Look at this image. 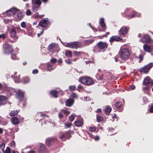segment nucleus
I'll return each mask as SVG.
<instances>
[{"instance_id":"f257e3e1","label":"nucleus","mask_w":153,"mask_h":153,"mask_svg":"<svg viewBox=\"0 0 153 153\" xmlns=\"http://www.w3.org/2000/svg\"><path fill=\"white\" fill-rule=\"evenodd\" d=\"M108 44L106 42L100 41L97 43L94 48L93 51L94 52H99L102 50H106L108 48Z\"/></svg>"},{"instance_id":"f03ea898","label":"nucleus","mask_w":153,"mask_h":153,"mask_svg":"<svg viewBox=\"0 0 153 153\" xmlns=\"http://www.w3.org/2000/svg\"><path fill=\"white\" fill-rule=\"evenodd\" d=\"M119 54L121 59L123 61L127 60L130 55L129 50L127 48H121Z\"/></svg>"},{"instance_id":"7ed1b4c3","label":"nucleus","mask_w":153,"mask_h":153,"mask_svg":"<svg viewBox=\"0 0 153 153\" xmlns=\"http://www.w3.org/2000/svg\"><path fill=\"white\" fill-rule=\"evenodd\" d=\"M79 81L82 84L87 86L93 85L95 83V80L90 77H81L79 79Z\"/></svg>"},{"instance_id":"20e7f679","label":"nucleus","mask_w":153,"mask_h":153,"mask_svg":"<svg viewBox=\"0 0 153 153\" xmlns=\"http://www.w3.org/2000/svg\"><path fill=\"white\" fill-rule=\"evenodd\" d=\"M72 132L73 133L74 131L69 130L67 132L61 133L59 135V138H60L62 141H65L67 139H70L71 137V133H72Z\"/></svg>"},{"instance_id":"39448f33","label":"nucleus","mask_w":153,"mask_h":153,"mask_svg":"<svg viewBox=\"0 0 153 153\" xmlns=\"http://www.w3.org/2000/svg\"><path fill=\"white\" fill-rule=\"evenodd\" d=\"M21 30V28L19 27H13L10 29V37L16 40L19 37L18 36L16 35V32H19Z\"/></svg>"},{"instance_id":"423d86ee","label":"nucleus","mask_w":153,"mask_h":153,"mask_svg":"<svg viewBox=\"0 0 153 153\" xmlns=\"http://www.w3.org/2000/svg\"><path fill=\"white\" fill-rule=\"evenodd\" d=\"M63 45L67 47L76 49L78 48H80L82 46L81 43L77 42H73L67 43H64Z\"/></svg>"},{"instance_id":"0eeeda50","label":"nucleus","mask_w":153,"mask_h":153,"mask_svg":"<svg viewBox=\"0 0 153 153\" xmlns=\"http://www.w3.org/2000/svg\"><path fill=\"white\" fill-rule=\"evenodd\" d=\"M139 41L143 43L152 44L153 43V40L147 34L144 35L140 39Z\"/></svg>"},{"instance_id":"6e6552de","label":"nucleus","mask_w":153,"mask_h":153,"mask_svg":"<svg viewBox=\"0 0 153 153\" xmlns=\"http://www.w3.org/2000/svg\"><path fill=\"white\" fill-rule=\"evenodd\" d=\"M153 66V62H151L139 69L138 71L141 74H147Z\"/></svg>"},{"instance_id":"1a4fd4ad","label":"nucleus","mask_w":153,"mask_h":153,"mask_svg":"<svg viewBox=\"0 0 153 153\" xmlns=\"http://www.w3.org/2000/svg\"><path fill=\"white\" fill-rule=\"evenodd\" d=\"M3 46L4 47V53L6 54L11 53L13 51L12 45L7 43V42H5Z\"/></svg>"},{"instance_id":"9d476101","label":"nucleus","mask_w":153,"mask_h":153,"mask_svg":"<svg viewBox=\"0 0 153 153\" xmlns=\"http://www.w3.org/2000/svg\"><path fill=\"white\" fill-rule=\"evenodd\" d=\"M47 49L49 52L52 53H58L59 52L57 46H56L55 44L53 43H52L50 44L48 47Z\"/></svg>"},{"instance_id":"9b49d317","label":"nucleus","mask_w":153,"mask_h":153,"mask_svg":"<svg viewBox=\"0 0 153 153\" xmlns=\"http://www.w3.org/2000/svg\"><path fill=\"white\" fill-rule=\"evenodd\" d=\"M142 84L143 85H147L152 87L153 85V79L151 77L147 76L143 80Z\"/></svg>"},{"instance_id":"f8f14e48","label":"nucleus","mask_w":153,"mask_h":153,"mask_svg":"<svg viewBox=\"0 0 153 153\" xmlns=\"http://www.w3.org/2000/svg\"><path fill=\"white\" fill-rule=\"evenodd\" d=\"M24 119V117H21L20 116H18L17 117L12 118H11V122L13 124L16 125L19 124L20 123V121H22Z\"/></svg>"},{"instance_id":"ddd939ff","label":"nucleus","mask_w":153,"mask_h":153,"mask_svg":"<svg viewBox=\"0 0 153 153\" xmlns=\"http://www.w3.org/2000/svg\"><path fill=\"white\" fill-rule=\"evenodd\" d=\"M50 22L48 18L41 20L39 22L38 25L42 27H45L48 26Z\"/></svg>"},{"instance_id":"4468645a","label":"nucleus","mask_w":153,"mask_h":153,"mask_svg":"<svg viewBox=\"0 0 153 153\" xmlns=\"http://www.w3.org/2000/svg\"><path fill=\"white\" fill-rule=\"evenodd\" d=\"M18 11V10L17 9L13 7L6 12H3V14L5 16L9 17L11 15L12 13L13 14H14Z\"/></svg>"},{"instance_id":"2eb2a0df","label":"nucleus","mask_w":153,"mask_h":153,"mask_svg":"<svg viewBox=\"0 0 153 153\" xmlns=\"http://www.w3.org/2000/svg\"><path fill=\"white\" fill-rule=\"evenodd\" d=\"M25 92L22 91L21 90L19 89L16 92V96L18 99L20 100H22L25 97Z\"/></svg>"},{"instance_id":"dca6fc26","label":"nucleus","mask_w":153,"mask_h":153,"mask_svg":"<svg viewBox=\"0 0 153 153\" xmlns=\"http://www.w3.org/2000/svg\"><path fill=\"white\" fill-rule=\"evenodd\" d=\"M8 98L2 95H0V105H4L7 104Z\"/></svg>"},{"instance_id":"f3484780","label":"nucleus","mask_w":153,"mask_h":153,"mask_svg":"<svg viewBox=\"0 0 153 153\" xmlns=\"http://www.w3.org/2000/svg\"><path fill=\"white\" fill-rule=\"evenodd\" d=\"M122 38L119 36L117 35L113 36H111L109 39V42H119L122 39Z\"/></svg>"},{"instance_id":"a211bd4d","label":"nucleus","mask_w":153,"mask_h":153,"mask_svg":"<svg viewBox=\"0 0 153 153\" xmlns=\"http://www.w3.org/2000/svg\"><path fill=\"white\" fill-rule=\"evenodd\" d=\"M74 123L77 127H81L83 124V120L82 118H79L76 120Z\"/></svg>"},{"instance_id":"6ab92c4d","label":"nucleus","mask_w":153,"mask_h":153,"mask_svg":"<svg viewBox=\"0 0 153 153\" xmlns=\"http://www.w3.org/2000/svg\"><path fill=\"white\" fill-rule=\"evenodd\" d=\"M128 32V28L126 27H122L119 30V33L120 36H124Z\"/></svg>"},{"instance_id":"aec40b11","label":"nucleus","mask_w":153,"mask_h":153,"mask_svg":"<svg viewBox=\"0 0 153 153\" xmlns=\"http://www.w3.org/2000/svg\"><path fill=\"white\" fill-rule=\"evenodd\" d=\"M74 100L71 98H69L66 100L65 105L66 106L70 107L71 106L74 104Z\"/></svg>"},{"instance_id":"412c9836","label":"nucleus","mask_w":153,"mask_h":153,"mask_svg":"<svg viewBox=\"0 0 153 153\" xmlns=\"http://www.w3.org/2000/svg\"><path fill=\"white\" fill-rule=\"evenodd\" d=\"M123 105L121 101H118L115 103L114 105H113V107H114L116 108H120L119 111H121L123 110V109L121 108Z\"/></svg>"},{"instance_id":"4be33fe9","label":"nucleus","mask_w":153,"mask_h":153,"mask_svg":"<svg viewBox=\"0 0 153 153\" xmlns=\"http://www.w3.org/2000/svg\"><path fill=\"white\" fill-rule=\"evenodd\" d=\"M143 48L144 51L146 52L150 53L152 51L151 47L147 44H145L144 45Z\"/></svg>"},{"instance_id":"5701e85b","label":"nucleus","mask_w":153,"mask_h":153,"mask_svg":"<svg viewBox=\"0 0 153 153\" xmlns=\"http://www.w3.org/2000/svg\"><path fill=\"white\" fill-rule=\"evenodd\" d=\"M58 91L56 90H52L50 93V94L54 98H57L58 97Z\"/></svg>"},{"instance_id":"b1692460","label":"nucleus","mask_w":153,"mask_h":153,"mask_svg":"<svg viewBox=\"0 0 153 153\" xmlns=\"http://www.w3.org/2000/svg\"><path fill=\"white\" fill-rule=\"evenodd\" d=\"M96 77L97 80H102L104 79V75L102 72L97 73L96 75Z\"/></svg>"},{"instance_id":"393cba45","label":"nucleus","mask_w":153,"mask_h":153,"mask_svg":"<svg viewBox=\"0 0 153 153\" xmlns=\"http://www.w3.org/2000/svg\"><path fill=\"white\" fill-rule=\"evenodd\" d=\"M54 142V139L53 138L48 139L46 141V144L48 146H49L51 144H53Z\"/></svg>"},{"instance_id":"a878e982","label":"nucleus","mask_w":153,"mask_h":153,"mask_svg":"<svg viewBox=\"0 0 153 153\" xmlns=\"http://www.w3.org/2000/svg\"><path fill=\"white\" fill-rule=\"evenodd\" d=\"M140 14H139L138 15H137V14L135 13V12H133V14L130 15H126L125 16V17L128 18L129 19H131L133 17L136 16L139 17L140 16Z\"/></svg>"},{"instance_id":"bb28decb","label":"nucleus","mask_w":153,"mask_h":153,"mask_svg":"<svg viewBox=\"0 0 153 153\" xmlns=\"http://www.w3.org/2000/svg\"><path fill=\"white\" fill-rule=\"evenodd\" d=\"M111 107L108 105L105 108V111L106 115H108L111 112Z\"/></svg>"},{"instance_id":"cd10ccee","label":"nucleus","mask_w":153,"mask_h":153,"mask_svg":"<svg viewBox=\"0 0 153 153\" xmlns=\"http://www.w3.org/2000/svg\"><path fill=\"white\" fill-rule=\"evenodd\" d=\"M19 111V110H13L12 111H11L9 114V115L11 116H15L16 115L18 114Z\"/></svg>"},{"instance_id":"c85d7f7f","label":"nucleus","mask_w":153,"mask_h":153,"mask_svg":"<svg viewBox=\"0 0 153 153\" xmlns=\"http://www.w3.org/2000/svg\"><path fill=\"white\" fill-rule=\"evenodd\" d=\"M100 24L103 28L106 27L105 24L104 22L103 18H102L100 19Z\"/></svg>"},{"instance_id":"c756f323","label":"nucleus","mask_w":153,"mask_h":153,"mask_svg":"<svg viewBox=\"0 0 153 153\" xmlns=\"http://www.w3.org/2000/svg\"><path fill=\"white\" fill-rule=\"evenodd\" d=\"M22 82H23L25 84H26L28 83L30 81V79L29 77L25 76L23 77L22 79Z\"/></svg>"},{"instance_id":"7c9ffc66","label":"nucleus","mask_w":153,"mask_h":153,"mask_svg":"<svg viewBox=\"0 0 153 153\" xmlns=\"http://www.w3.org/2000/svg\"><path fill=\"white\" fill-rule=\"evenodd\" d=\"M46 146L44 144L41 143L40 145L39 150L40 152H43L45 150Z\"/></svg>"},{"instance_id":"2f4dec72","label":"nucleus","mask_w":153,"mask_h":153,"mask_svg":"<svg viewBox=\"0 0 153 153\" xmlns=\"http://www.w3.org/2000/svg\"><path fill=\"white\" fill-rule=\"evenodd\" d=\"M53 65L51 64L50 63H47V70L50 71L52 70H53Z\"/></svg>"},{"instance_id":"473e14b6","label":"nucleus","mask_w":153,"mask_h":153,"mask_svg":"<svg viewBox=\"0 0 153 153\" xmlns=\"http://www.w3.org/2000/svg\"><path fill=\"white\" fill-rule=\"evenodd\" d=\"M72 53L70 51H68L65 53V55L66 56L69 58H71L72 57Z\"/></svg>"},{"instance_id":"72a5a7b5","label":"nucleus","mask_w":153,"mask_h":153,"mask_svg":"<svg viewBox=\"0 0 153 153\" xmlns=\"http://www.w3.org/2000/svg\"><path fill=\"white\" fill-rule=\"evenodd\" d=\"M145 86L143 87H142V90L144 91H149L150 89V88L151 87H150L149 86L147 85H145Z\"/></svg>"},{"instance_id":"f704fd0d","label":"nucleus","mask_w":153,"mask_h":153,"mask_svg":"<svg viewBox=\"0 0 153 153\" xmlns=\"http://www.w3.org/2000/svg\"><path fill=\"white\" fill-rule=\"evenodd\" d=\"M18 17L20 20L22 19L24 16L23 13L22 12H20L18 13Z\"/></svg>"},{"instance_id":"c9c22d12","label":"nucleus","mask_w":153,"mask_h":153,"mask_svg":"<svg viewBox=\"0 0 153 153\" xmlns=\"http://www.w3.org/2000/svg\"><path fill=\"white\" fill-rule=\"evenodd\" d=\"M72 126V123L69 122H66L65 124V128H70Z\"/></svg>"},{"instance_id":"e433bc0d","label":"nucleus","mask_w":153,"mask_h":153,"mask_svg":"<svg viewBox=\"0 0 153 153\" xmlns=\"http://www.w3.org/2000/svg\"><path fill=\"white\" fill-rule=\"evenodd\" d=\"M7 36V35L6 33H4L2 34H0V39L2 38L4 39L6 38Z\"/></svg>"},{"instance_id":"4c0bfd02","label":"nucleus","mask_w":153,"mask_h":153,"mask_svg":"<svg viewBox=\"0 0 153 153\" xmlns=\"http://www.w3.org/2000/svg\"><path fill=\"white\" fill-rule=\"evenodd\" d=\"M61 111L65 114L66 115H68L70 114V112L66 110H62Z\"/></svg>"},{"instance_id":"58836bf2","label":"nucleus","mask_w":153,"mask_h":153,"mask_svg":"<svg viewBox=\"0 0 153 153\" xmlns=\"http://www.w3.org/2000/svg\"><path fill=\"white\" fill-rule=\"evenodd\" d=\"M103 120V118L100 116H97V122H101Z\"/></svg>"},{"instance_id":"ea45409f","label":"nucleus","mask_w":153,"mask_h":153,"mask_svg":"<svg viewBox=\"0 0 153 153\" xmlns=\"http://www.w3.org/2000/svg\"><path fill=\"white\" fill-rule=\"evenodd\" d=\"M40 7V6H36L33 7L32 9L33 11L36 12L38 10V8Z\"/></svg>"},{"instance_id":"a19ab883","label":"nucleus","mask_w":153,"mask_h":153,"mask_svg":"<svg viewBox=\"0 0 153 153\" xmlns=\"http://www.w3.org/2000/svg\"><path fill=\"white\" fill-rule=\"evenodd\" d=\"M4 153H11V149L10 148L8 147H7L5 151H3Z\"/></svg>"},{"instance_id":"79ce46f5","label":"nucleus","mask_w":153,"mask_h":153,"mask_svg":"<svg viewBox=\"0 0 153 153\" xmlns=\"http://www.w3.org/2000/svg\"><path fill=\"white\" fill-rule=\"evenodd\" d=\"M65 62L68 64H71L73 63L72 62V60L71 59H66L65 60Z\"/></svg>"},{"instance_id":"37998d69","label":"nucleus","mask_w":153,"mask_h":153,"mask_svg":"<svg viewBox=\"0 0 153 153\" xmlns=\"http://www.w3.org/2000/svg\"><path fill=\"white\" fill-rule=\"evenodd\" d=\"M34 1L35 4L39 6H40L42 2L40 0H34Z\"/></svg>"},{"instance_id":"c03bdc74","label":"nucleus","mask_w":153,"mask_h":153,"mask_svg":"<svg viewBox=\"0 0 153 153\" xmlns=\"http://www.w3.org/2000/svg\"><path fill=\"white\" fill-rule=\"evenodd\" d=\"M76 88L75 85H70L69 86V88L70 90L72 91L75 90Z\"/></svg>"},{"instance_id":"a18cd8bd","label":"nucleus","mask_w":153,"mask_h":153,"mask_svg":"<svg viewBox=\"0 0 153 153\" xmlns=\"http://www.w3.org/2000/svg\"><path fill=\"white\" fill-rule=\"evenodd\" d=\"M70 97L72 98H76L77 97V94L74 93H73L70 95Z\"/></svg>"},{"instance_id":"49530a36","label":"nucleus","mask_w":153,"mask_h":153,"mask_svg":"<svg viewBox=\"0 0 153 153\" xmlns=\"http://www.w3.org/2000/svg\"><path fill=\"white\" fill-rule=\"evenodd\" d=\"M5 146V144L4 143H1L0 146V149L3 151Z\"/></svg>"},{"instance_id":"de8ad7c7","label":"nucleus","mask_w":153,"mask_h":153,"mask_svg":"<svg viewBox=\"0 0 153 153\" xmlns=\"http://www.w3.org/2000/svg\"><path fill=\"white\" fill-rule=\"evenodd\" d=\"M143 56L142 54H140L139 56V63L142 60H143Z\"/></svg>"},{"instance_id":"09e8293b","label":"nucleus","mask_w":153,"mask_h":153,"mask_svg":"<svg viewBox=\"0 0 153 153\" xmlns=\"http://www.w3.org/2000/svg\"><path fill=\"white\" fill-rule=\"evenodd\" d=\"M57 61V59L54 58H52L50 60V62L52 63H55Z\"/></svg>"},{"instance_id":"8fccbe9b","label":"nucleus","mask_w":153,"mask_h":153,"mask_svg":"<svg viewBox=\"0 0 153 153\" xmlns=\"http://www.w3.org/2000/svg\"><path fill=\"white\" fill-rule=\"evenodd\" d=\"M69 119L71 122H72L74 120V117L73 115H71L69 117Z\"/></svg>"},{"instance_id":"3c124183","label":"nucleus","mask_w":153,"mask_h":153,"mask_svg":"<svg viewBox=\"0 0 153 153\" xmlns=\"http://www.w3.org/2000/svg\"><path fill=\"white\" fill-rule=\"evenodd\" d=\"M89 130L90 131L93 132L96 130V128L95 127H91L89 128Z\"/></svg>"},{"instance_id":"603ef678","label":"nucleus","mask_w":153,"mask_h":153,"mask_svg":"<svg viewBox=\"0 0 153 153\" xmlns=\"http://www.w3.org/2000/svg\"><path fill=\"white\" fill-rule=\"evenodd\" d=\"M74 54L75 56H79L81 54V53L79 52L74 51Z\"/></svg>"},{"instance_id":"864d4df0","label":"nucleus","mask_w":153,"mask_h":153,"mask_svg":"<svg viewBox=\"0 0 153 153\" xmlns=\"http://www.w3.org/2000/svg\"><path fill=\"white\" fill-rule=\"evenodd\" d=\"M26 15L27 16H30L32 14V12H31L30 10L28 9L27 10L26 12Z\"/></svg>"},{"instance_id":"5fc2aeb1","label":"nucleus","mask_w":153,"mask_h":153,"mask_svg":"<svg viewBox=\"0 0 153 153\" xmlns=\"http://www.w3.org/2000/svg\"><path fill=\"white\" fill-rule=\"evenodd\" d=\"M44 16V14H43L42 15H37L35 16V19L41 18H42Z\"/></svg>"},{"instance_id":"6e6d98bb","label":"nucleus","mask_w":153,"mask_h":153,"mask_svg":"<svg viewBox=\"0 0 153 153\" xmlns=\"http://www.w3.org/2000/svg\"><path fill=\"white\" fill-rule=\"evenodd\" d=\"M11 55H12V56L11 57V59L13 60H15L16 59L17 56L15 54H13L12 53H11Z\"/></svg>"},{"instance_id":"4d7b16f0","label":"nucleus","mask_w":153,"mask_h":153,"mask_svg":"<svg viewBox=\"0 0 153 153\" xmlns=\"http://www.w3.org/2000/svg\"><path fill=\"white\" fill-rule=\"evenodd\" d=\"M63 115L61 112L59 113V117L60 120L62 119L63 117Z\"/></svg>"},{"instance_id":"13d9d810","label":"nucleus","mask_w":153,"mask_h":153,"mask_svg":"<svg viewBox=\"0 0 153 153\" xmlns=\"http://www.w3.org/2000/svg\"><path fill=\"white\" fill-rule=\"evenodd\" d=\"M21 26L24 28H25L26 26V24L25 22H24L21 23Z\"/></svg>"},{"instance_id":"bf43d9fd","label":"nucleus","mask_w":153,"mask_h":153,"mask_svg":"<svg viewBox=\"0 0 153 153\" xmlns=\"http://www.w3.org/2000/svg\"><path fill=\"white\" fill-rule=\"evenodd\" d=\"M10 146H15L16 143L14 141H12L10 143Z\"/></svg>"},{"instance_id":"052dcab7","label":"nucleus","mask_w":153,"mask_h":153,"mask_svg":"<svg viewBox=\"0 0 153 153\" xmlns=\"http://www.w3.org/2000/svg\"><path fill=\"white\" fill-rule=\"evenodd\" d=\"M94 41L92 39H88L86 40V42L88 43L91 44Z\"/></svg>"},{"instance_id":"680f3d73","label":"nucleus","mask_w":153,"mask_h":153,"mask_svg":"<svg viewBox=\"0 0 153 153\" xmlns=\"http://www.w3.org/2000/svg\"><path fill=\"white\" fill-rule=\"evenodd\" d=\"M21 102L20 103L22 104L23 106L24 107H25V106H26V104H27V103H26V102L25 101H22V100H21Z\"/></svg>"},{"instance_id":"e2e57ef3","label":"nucleus","mask_w":153,"mask_h":153,"mask_svg":"<svg viewBox=\"0 0 153 153\" xmlns=\"http://www.w3.org/2000/svg\"><path fill=\"white\" fill-rule=\"evenodd\" d=\"M38 72V71L37 69L33 70V73L34 74H37Z\"/></svg>"},{"instance_id":"0e129e2a","label":"nucleus","mask_w":153,"mask_h":153,"mask_svg":"<svg viewBox=\"0 0 153 153\" xmlns=\"http://www.w3.org/2000/svg\"><path fill=\"white\" fill-rule=\"evenodd\" d=\"M5 42H10L11 43H14L15 42L14 41H12L11 39H7V41H5Z\"/></svg>"},{"instance_id":"69168bd1","label":"nucleus","mask_w":153,"mask_h":153,"mask_svg":"<svg viewBox=\"0 0 153 153\" xmlns=\"http://www.w3.org/2000/svg\"><path fill=\"white\" fill-rule=\"evenodd\" d=\"M149 111L151 113L153 112V105H152L150 107Z\"/></svg>"},{"instance_id":"338daca9","label":"nucleus","mask_w":153,"mask_h":153,"mask_svg":"<svg viewBox=\"0 0 153 153\" xmlns=\"http://www.w3.org/2000/svg\"><path fill=\"white\" fill-rule=\"evenodd\" d=\"M44 30L43 29L42 30L41 32L40 33H38L37 34V36H38L39 37L43 33V32H44Z\"/></svg>"},{"instance_id":"774afa93","label":"nucleus","mask_w":153,"mask_h":153,"mask_svg":"<svg viewBox=\"0 0 153 153\" xmlns=\"http://www.w3.org/2000/svg\"><path fill=\"white\" fill-rule=\"evenodd\" d=\"M129 87H130V88L132 90L135 89V86L134 85H130Z\"/></svg>"}]
</instances>
